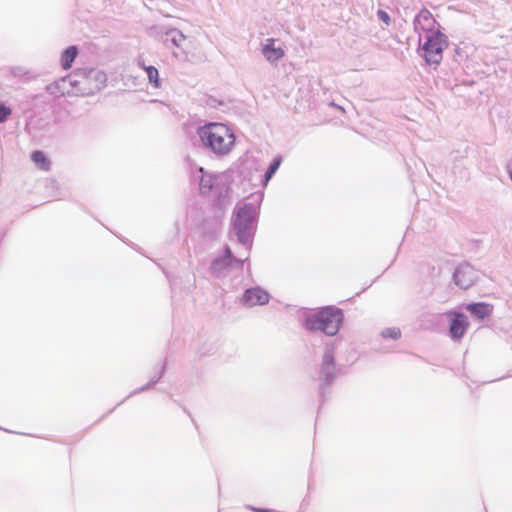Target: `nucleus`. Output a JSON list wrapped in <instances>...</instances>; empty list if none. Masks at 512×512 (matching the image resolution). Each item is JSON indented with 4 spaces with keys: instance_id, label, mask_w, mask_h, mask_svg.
<instances>
[{
    "instance_id": "obj_1",
    "label": "nucleus",
    "mask_w": 512,
    "mask_h": 512,
    "mask_svg": "<svg viewBox=\"0 0 512 512\" xmlns=\"http://www.w3.org/2000/svg\"><path fill=\"white\" fill-rule=\"evenodd\" d=\"M197 135L206 149L219 156L227 155L235 143L234 133L223 123H206L197 128Z\"/></svg>"
},
{
    "instance_id": "obj_2",
    "label": "nucleus",
    "mask_w": 512,
    "mask_h": 512,
    "mask_svg": "<svg viewBox=\"0 0 512 512\" xmlns=\"http://www.w3.org/2000/svg\"><path fill=\"white\" fill-rule=\"evenodd\" d=\"M343 321L342 310L327 306L317 313L305 318V327L309 331H322L326 335L334 336L339 331Z\"/></svg>"
},
{
    "instance_id": "obj_3",
    "label": "nucleus",
    "mask_w": 512,
    "mask_h": 512,
    "mask_svg": "<svg viewBox=\"0 0 512 512\" xmlns=\"http://www.w3.org/2000/svg\"><path fill=\"white\" fill-rule=\"evenodd\" d=\"M233 220V230L237 236L238 242L248 245L255 231V222L257 217L256 207L251 203H245L235 209Z\"/></svg>"
},
{
    "instance_id": "obj_4",
    "label": "nucleus",
    "mask_w": 512,
    "mask_h": 512,
    "mask_svg": "<svg viewBox=\"0 0 512 512\" xmlns=\"http://www.w3.org/2000/svg\"><path fill=\"white\" fill-rule=\"evenodd\" d=\"M71 87L81 95H92L105 87L107 76L99 69H79L72 75Z\"/></svg>"
},
{
    "instance_id": "obj_5",
    "label": "nucleus",
    "mask_w": 512,
    "mask_h": 512,
    "mask_svg": "<svg viewBox=\"0 0 512 512\" xmlns=\"http://www.w3.org/2000/svg\"><path fill=\"white\" fill-rule=\"evenodd\" d=\"M447 45L448 41L445 34L440 31H429L423 45L426 62L438 65L443 58V50Z\"/></svg>"
},
{
    "instance_id": "obj_6",
    "label": "nucleus",
    "mask_w": 512,
    "mask_h": 512,
    "mask_svg": "<svg viewBox=\"0 0 512 512\" xmlns=\"http://www.w3.org/2000/svg\"><path fill=\"white\" fill-rule=\"evenodd\" d=\"M336 342L331 341L325 345L324 353L320 364V393L324 395V385H330L337 375V367L335 363Z\"/></svg>"
},
{
    "instance_id": "obj_7",
    "label": "nucleus",
    "mask_w": 512,
    "mask_h": 512,
    "mask_svg": "<svg viewBox=\"0 0 512 512\" xmlns=\"http://www.w3.org/2000/svg\"><path fill=\"white\" fill-rule=\"evenodd\" d=\"M242 269L243 261L234 257L228 246L224 249L222 256L216 257L210 266L211 273L218 277H225L233 268Z\"/></svg>"
},
{
    "instance_id": "obj_8",
    "label": "nucleus",
    "mask_w": 512,
    "mask_h": 512,
    "mask_svg": "<svg viewBox=\"0 0 512 512\" xmlns=\"http://www.w3.org/2000/svg\"><path fill=\"white\" fill-rule=\"evenodd\" d=\"M478 272L467 263L459 265L453 274L455 284L461 289L470 288L478 279Z\"/></svg>"
},
{
    "instance_id": "obj_9",
    "label": "nucleus",
    "mask_w": 512,
    "mask_h": 512,
    "mask_svg": "<svg viewBox=\"0 0 512 512\" xmlns=\"http://www.w3.org/2000/svg\"><path fill=\"white\" fill-rule=\"evenodd\" d=\"M450 316L449 335L454 341H459L468 329L467 316L457 312L451 313Z\"/></svg>"
},
{
    "instance_id": "obj_10",
    "label": "nucleus",
    "mask_w": 512,
    "mask_h": 512,
    "mask_svg": "<svg viewBox=\"0 0 512 512\" xmlns=\"http://www.w3.org/2000/svg\"><path fill=\"white\" fill-rule=\"evenodd\" d=\"M269 294L260 287L246 289L242 296V303L252 307L255 305H264L269 302Z\"/></svg>"
},
{
    "instance_id": "obj_11",
    "label": "nucleus",
    "mask_w": 512,
    "mask_h": 512,
    "mask_svg": "<svg viewBox=\"0 0 512 512\" xmlns=\"http://www.w3.org/2000/svg\"><path fill=\"white\" fill-rule=\"evenodd\" d=\"M72 80V75L62 77L59 80L47 85L46 90L49 94L56 97L64 96L65 94L76 93L75 87L70 86V82H72Z\"/></svg>"
},
{
    "instance_id": "obj_12",
    "label": "nucleus",
    "mask_w": 512,
    "mask_h": 512,
    "mask_svg": "<svg viewBox=\"0 0 512 512\" xmlns=\"http://www.w3.org/2000/svg\"><path fill=\"white\" fill-rule=\"evenodd\" d=\"M261 51L262 55L270 63H276L285 55L284 50L281 47L275 46V39L273 38L266 39Z\"/></svg>"
},
{
    "instance_id": "obj_13",
    "label": "nucleus",
    "mask_w": 512,
    "mask_h": 512,
    "mask_svg": "<svg viewBox=\"0 0 512 512\" xmlns=\"http://www.w3.org/2000/svg\"><path fill=\"white\" fill-rule=\"evenodd\" d=\"M435 23V20L427 9L423 8L414 19V28L416 31L419 29L427 31H433L432 27Z\"/></svg>"
},
{
    "instance_id": "obj_14",
    "label": "nucleus",
    "mask_w": 512,
    "mask_h": 512,
    "mask_svg": "<svg viewBox=\"0 0 512 512\" xmlns=\"http://www.w3.org/2000/svg\"><path fill=\"white\" fill-rule=\"evenodd\" d=\"M193 178L195 181L199 182V189L201 194L206 195L212 190L214 185V178L212 175L205 173L202 167L197 169Z\"/></svg>"
},
{
    "instance_id": "obj_15",
    "label": "nucleus",
    "mask_w": 512,
    "mask_h": 512,
    "mask_svg": "<svg viewBox=\"0 0 512 512\" xmlns=\"http://www.w3.org/2000/svg\"><path fill=\"white\" fill-rule=\"evenodd\" d=\"M465 308L472 316L478 319L488 318L493 311V306L483 302L468 304Z\"/></svg>"
},
{
    "instance_id": "obj_16",
    "label": "nucleus",
    "mask_w": 512,
    "mask_h": 512,
    "mask_svg": "<svg viewBox=\"0 0 512 512\" xmlns=\"http://www.w3.org/2000/svg\"><path fill=\"white\" fill-rule=\"evenodd\" d=\"M138 65L145 70L149 83L154 88H160L161 83L159 79L158 69L151 65H145V63L141 59L138 60Z\"/></svg>"
},
{
    "instance_id": "obj_17",
    "label": "nucleus",
    "mask_w": 512,
    "mask_h": 512,
    "mask_svg": "<svg viewBox=\"0 0 512 512\" xmlns=\"http://www.w3.org/2000/svg\"><path fill=\"white\" fill-rule=\"evenodd\" d=\"M186 37L183 33L177 29H170L165 33L164 43L168 45L171 43L176 47H181L182 43L185 41Z\"/></svg>"
},
{
    "instance_id": "obj_18",
    "label": "nucleus",
    "mask_w": 512,
    "mask_h": 512,
    "mask_svg": "<svg viewBox=\"0 0 512 512\" xmlns=\"http://www.w3.org/2000/svg\"><path fill=\"white\" fill-rule=\"evenodd\" d=\"M78 54V50L76 46H69L65 49L61 55V65L63 69H69L72 66L76 56Z\"/></svg>"
},
{
    "instance_id": "obj_19",
    "label": "nucleus",
    "mask_w": 512,
    "mask_h": 512,
    "mask_svg": "<svg viewBox=\"0 0 512 512\" xmlns=\"http://www.w3.org/2000/svg\"><path fill=\"white\" fill-rule=\"evenodd\" d=\"M31 159L42 170L47 171L50 167V161L42 151H34L31 155Z\"/></svg>"
},
{
    "instance_id": "obj_20",
    "label": "nucleus",
    "mask_w": 512,
    "mask_h": 512,
    "mask_svg": "<svg viewBox=\"0 0 512 512\" xmlns=\"http://www.w3.org/2000/svg\"><path fill=\"white\" fill-rule=\"evenodd\" d=\"M281 161H282L281 157H276V158L273 159L272 163L268 167V169H267V171L265 173V176H264V184L265 185L268 183V181L276 173V171L278 170V168L281 165Z\"/></svg>"
},
{
    "instance_id": "obj_21",
    "label": "nucleus",
    "mask_w": 512,
    "mask_h": 512,
    "mask_svg": "<svg viewBox=\"0 0 512 512\" xmlns=\"http://www.w3.org/2000/svg\"><path fill=\"white\" fill-rule=\"evenodd\" d=\"M381 336L383 338H392L394 340H397L401 336V331L399 328L392 327V328H385L381 332Z\"/></svg>"
},
{
    "instance_id": "obj_22",
    "label": "nucleus",
    "mask_w": 512,
    "mask_h": 512,
    "mask_svg": "<svg viewBox=\"0 0 512 512\" xmlns=\"http://www.w3.org/2000/svg\"><path fill=\"white\" fill-rule=\"evenodd\" d=\"M164 369H165V366H162V368H161V370H160L159 374H158L156 377H154L151 381H149L145 386H143V387H141V388H139V389L135 390V391L133 392V394H136V393H139V392L145 391L146 389H148V388L152 387L155 383H157V382H158V380H159V379L161 378V376L163 375V373H164Z\"/></svg>"
},
{
    "instance_id": "obj_23",
    "label": "nucleus",
    "mask_w": 512,
    "mask_h": 512,
    "mask_svg": "<svg viewBox=\"0 0 512 512\" xmlns=\"http://www.w3.org/2000/svg\"><path fill=\"white\" fill-rule=\"evenodd\" d=\"M11 113L12 111L9 107L5 106L3 103H0V123L5 122Z\"/></svg>"
},
{
    "instance_id": "obj_24",
    "label": "nucleus",
    "mask_w": 512,
    "mask_h": 512,
    "mask_svg": "<svg viewBox=\"0 0 512 512\" xmlns=\"http://www.w3.org/2000/svg\"><path fill=\"white\" fill-rule=\"evenodd\" d=\"M377 17L380 21L384 22L387 26L390 24V16L389 14L384 10H378L377 11Z\"/></svg>"
},
{
    "instance_id": "obj_25",
    "label": "nucleus",
    "mask_w": 512,
    "mask_h": 512,
    "mask_svg": "<svg viewBox=\"0 0 512 512\" xmlns=\"http://www.w3.org/2000/svg\"><path fill=\"white\" fill-rule=\"evenodd\" d=\"M507 172L509 174V177L512 181V161L507 164Z\"/></svg>"
},
{
    "instance_id": "obj_26",
    "label": "nucleus",
    "mask_w": 512,
    "mask_h": 512,
    "mask_svg": "<svg viewBox=\"0 0 512 512\" xmlns=\"http://www.w3.org/2000/svg\"><path fill=\"white\" fill-rule=\"evenodd\" d=\"M252 510L257 511V512H268V510H261V509H255V508H252Z\"/></svg>"
}]
</instances>
